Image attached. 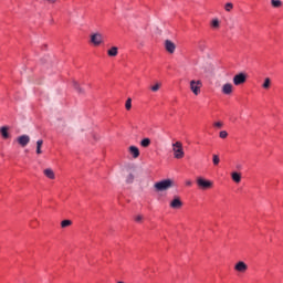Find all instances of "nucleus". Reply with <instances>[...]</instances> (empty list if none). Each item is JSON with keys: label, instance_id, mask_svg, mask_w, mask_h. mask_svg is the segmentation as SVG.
<instances>
[{"label": "nucleus", "instance_id": "f257e3e1", "mask_svg": "<svg viewBox=\"0 0 283 283\" xmlns=\"http://www.w3.org/2000/svg\"><path fill=\"white\" fill-rule=\"evenodd\" d=\"M171 187H176V182L172 179H164L154 185V189L157 192L169 191V189H171Z\"/></svg>", "mask_w": 283, "mask_h": 283}, {"label": "nucleus", "instance_id": "f03ea898", "mask_svg": "<svg viewBox=\"0 0 283 283\" xmlns=\"http://www.w3.org/2000/svg\"><path fill=\"white\" fill-rule=\"evenodd\" d=\"M172 151L174 157L177 158V160H180V158H185V150L182 149V143L176 142L172 144Z\"/></svg>", "mask_w": 283, "mask_h": 283}, {"label": "nucleus", "instance_id": "7ed1b4c3", "mask_svg": "<svg viewBox=\"0 0 283 283\" xmlns=\"http://www.w3.org/2000/svg\"><path fill=\"white\" fill-rule=\"evenodd\" d=\"M197 185L199 187V189H211V187H213V181L211 180H207L202 177H198L197 178Z\"/></svg>", "mask_w": 283, "mask_h": 283}, {"label": "nucleus", "instance_id": "20e7f679", "mask_svg": "<svg viewBox=\"0 0 283 283\" xmlns=\"http://www.w3.org/2000/svg\"><path fill=\"white\" fill-rule=\"evenodd\" d=\"M202 87V82L200 80L190 81V90L195 94V96H198L200 94V88Z\"/></svg>", "mask_w": 283, "mask_h": 283}, {"label": "nucleus", "instance_id": "39448f33", "mask_svg": "<svg viewBox=\"0 0 283 283\" xmlns=\"http://www.w3.org/2000/svg\"><path fill=\"white\" fill-rule=\"evenodd\" d=\"M91 43L95 46L101 45V43H103V34L101 33L91 34Z\"/></svg>", "mask_w": 283, "mask_h": 283}, {"label": "nucleus", "instance_id": "423d86ee", "mask_svg": "<svg viewBox=\"0 0 283 283\" xmlns=\"http://www.w3.org/2000/svg\"><path fill=\"white\" fill-rule=\"evenodd\" d=\"M244 83H247V75L244 73H239V74L234 75V77H233L234 85H242Z\"/></svg>", "mask_w": 283, "mask_h": 283}, {"label": "nucleus", "instance_id": "0eeeda50", "mask_svg": "<svg viewBox=\"0 0 283 283\" xmlns=\"http://www.w3.org/2000/svg\"><path fill=\"white\" fill-rule=\"evenodd\" d=\"M234 270H237L238 273H247V271L249 270V265H247V263H244L243 261H239L234 265Z\"/></svg>", "mask_w": 283, "mask_h": 283}, {"label": "nucleus", "instance_id": "6e6552de", "mask_svg": "<svg viewBox=\"0 0 283 283\" xmlns=\"http://www.w3.org/2000/svg\"><path fill=\"white\" fill-rule=\"evenodd\" d=\"M165 49L169 54H174L176 52V44L171 40H166Z\"/></svg>", "mask_w": 283, "mask_h": 283}, {"label": "nucleus", "instance_id": "1a4fd4ad", "mask_svg": "<svg viewBox=\"0 0 283 283\" xmlns=\"http://www.w3.org/2000/svg\"><path fill=\"white\" fill-rule=\"evenodd\" d=\"M222 94L229 95L233 94V84L227 83L221 88Z\"/></svg>", "mask_w": 283, "mask_h": 283}, {"label": "nucleus", "instance_id": "9d476101", "mask_svg": "<svg viewBox=\"0 0 283 283\" xmlns=\"http://www.w3.org/2000/svg\"><path fill=\"white\" fill-rule=\"evenodd\" d=\"M18 143L21 145V147H27V145L30 143V136L28 135H21L18 137Z\"/></svg>", "mask_w": 283, "mask_h": 283}, {"label": "nucleus", "instance_id": "9b49d317", "mask_svg": "<svg viewBox=\"0 0 283 283\" xmlns=\"http://www.w3.org/2000/svg\"><path fill=\"white\" fill-rule=\"evenodd\" d=\"M170 208H171V209H181V208H182V201L180 200L179 197H176V198L170 202Z\"/></svg>", "mask_w": 283, "mask_h": 283}, {"label": "nucleus", "instance_id": "f8f14e48", "mask_svg": "<svg viewBox=\"0 0 283 283\" xmlns=\"http://www.w3.org/2000/svg\"><path fill=\"white\" fill-rule=\"evenodd\" d=\"M128 151L133 156V158H138V156H140V150L136 146H130L128 148Z\"/></svg>", "mask_w": 283, "mask_h": 283}, {"label": "nucleus", "instance_id": "ddd939ff", "mask_svg": "<svg viewBox=\"0 0 283 283\" xmlns=\"http://www.w3.org/2000/svg\"><path fill=\"white\" fill-rule=\"evenodd\" d=\"M44 176H46V178H49L50 180H54L55 175H54V170H52L51 168H46L43 171Z\"/></svg>", "mask_w": 283, "mask_h": 283}, {"label": "nucleus", "instance_id": "4468645a", "mask_svg": "<svg viewBox=\"0 0 283 283\" xmlns=\"http://www.w3.org/2000/svg\"><path fill=\"white\" fill-rule=\"evenodd\" d=\"M8 126H2L0 128V134L2 136V138H10V134L8 133Z\"/></svg>", "mask_w": 283, "mask_h": 283}, {"label": "nucleus", "instance_id": "2eb2a0df", "mask_svg": "<svg viewBox=\"0 0 283 283\" xmlns=\"http://www.w3.org/2000/svg\"><path fill=\"white\" fill-rule=\"evenodd\" d=\"M198 50H199L200 52H205V50H207V41L200 40V41L198 42Z\"/></svg>", "mask_w": 283, "mask_h": 283}, {"label": "nucleus", "instance_id": "dca6fc26", "mask_svg": "<svg viewBox=\"0 0 283 283\" xmlns=\"http://www.w3.org/2000/svg\"><path fill=\"white\" fill-rule=\"evenodd\" d=\"M108 56H118V48L116 46H112L108 52H107Z\"/></svg>", "mask_w": 283, "mask_h": 283}, {"label": "nucleus", "instance_id": "f3484780", "mask_svg": "<svg viewBox=\"0 0 283 283\" xmlns=\"http://www.w3.org/2000/svg\"><path fill=\"white\" fill-rule=\"evenodd\" d=\"M262 87H263V90H270V87H271V78L270 77L264 78Z\"/></svg>", "mask_w": 283, "mask_h": 283}, {"label": "nucleus", "instance_id": "a211bd4d", "mask_svg": "<svg viewBox=\"0 0 283 283\" xmlns=\"http://www.w3.org/2000/svg\"><path fill=\"white\" fill-rule=\"evenodd\" d=\"M41 147H43V139H40L36 142V154L38 155L43 154V150H41Z\"/></svg>", "mask_w": 283, "mask_h": 283}, {"label": "nucleus", "instance_id": "6ab92c4d", "mask_svg": "<svg viewBox=\"0 0 283 283\" xmlns=\"http://www.w3.org/2000/svg\"><path fill=\"white\" fill-rule=\"evenodd\" d=\"M232 180L234 182H241L242 180V175H240L239 172H232Z\"/></svg>", "mask_w": 283, "mask_h": 283}, {"label": "nucleus", "instance_id": "aec40b11", "mask_svg": "<svg viewBox=\"0 0 283 283\" xmlns=\"http://www.w3.org/2000/svg\"><path fill=\"white\" fill-rule=\"evenodd\" d=\"M272 8H282V1L281 0H271Z\"/></svg>", "mask_w": 283, "mask_h": 283}, {"label": "nucleus", "instance_id": "412c9836", "mask_svg": "<svg viewBox=\"0 0 283 283\" xmlns=\"http://www.w3.org/2000/svg\"><path fill=\"white\" fill-rule=\"evenodd\" d=\"M140 145L142 147H149L151 145V139L149 138H144L142 142H140Z\"/></svg>", "mask_w": 283, "mask_h": 283}, {"label": "nucleus", "instance_id": "4be33fe9", "mask_svg": "<svg viewBox=\"0 0 283 283\" xmlns=\"http://www.w3.org/2000/svg\"><path fill=\"white\" fill-rule=\"evenodd\" d=\"M212 163H213L214 167H218V165H220V156L212 155Z\"/></svg>", "mask_w": 283, "mask_h": 283}, {"label": "nucleus", "instance_id": "5701e85b", "mask_svg": "<svg viewBox=\"0 0 283 283\" xmlns=\"http://www.w3.org/2000/svg\"><path fill=\"white\" fill-rule=\"evenodd\" d=\"M62 229H66V227H72V220H63L61 222Z\"/></svg>", "mask_w": 283, "mask_h": 283}, {"label": "nucleus", "instance_id": "b1692460", "mask_svg": "<svg viewBox=\"0 0 283 283\" xmlns=\"http://www.w3.org/2000/svg\"><path fill=\"white\" fill-rule=\"evenodd\" d=\"M73 86L78 92V94H83V88H81V85H78V82H73Z\"/></svg>", "mask_w": 283, "mask_h": 283}, {"label": "nucleus", "instance_id": "393cba45", "mask_svg": "<svg viewBox=\"0 0 283 283\" xmlns=\"http://www.w3.org/2000/svg\"><path fill=\"white\" fill-rule=\"evenodd\" d=\"M160 87H163L161 83H156L155 85H153L150 87L151 92H158V90H160Z\"/></svg>", "mask_w": 283, "mask_h": 283}, {"label": "nucleus", "instance_id": "a878e982", "mask_svg": "<svg viewBox=\"0 0 283 283\" xmlns=\"http://www.w3.org/2000/svg\"><path fill=\"white\" fill-rule=\"evenodd\" d=\"M224 10L226 12H231L233 10V3L231 2L226 3Z\"/></svg>", "mask_w": 283, "mask_h": 283}, {"label": "nucleus", "instance_id": "bb28decb", "mask_svg": "<svg viewBox=\"0 0 283 283\" xmlns=\"http://www.w3.org/2000/svg\"><path fill=\"white\" fill-rule=\"evenodd\" d=\"M125 107H126L127 112H129V109H132V98H127Z\"/></svg>", "mask_w": 283, "mask_h": 283}, {"label": "nucleus", "instance_id": "cd10ccee", "mask_svg": "<svg viewBox=\"0 0 283 283\" xmlns=\"http://www.w3.org/2000/svg\"><path fill=\"white\" fill-rule=\"evenodd\" d=\"M126 182H127L128 185H132V182H134V175L129 174V175L127 176V178H126Z\"/></svg>", "mask_w": 283, "mask_h": 283}, {"label": "nucleus", "instance_id": "c85d7f7f", "mask_svg": "<svg viewBox=\"0 0 283 283\" xmlns=\"http://www.w3.org/2000/svg\"><path fill=\"white\" fill-rule=\"evenodd\" d=\"M212 28H220V21L218 19L212 20Z\"/></svg>", "mask_w": 283, "mask_h": 283}, {"label": "nucleus", "instance_id": "c756f323", "mask_svg": "<svg viewBox=\"0 0 283 283\" xmlns=\"http://www.w3.org/2000/svg\"><path fill=\"white\" fill-rule=\"evenodd\" d=\"M219 136H220V138H227V136H229V133H227V130H221L219 133Z\"/></svg>", "mask_w": 283, "mask_h": 283}, {"label": "nucleus", "instance_id": "7c9ffc66", "mask_svg": "<svg viewBox=\"0 0 283 283\" xmlns=\"http://www.w3.org/2000/svg\"><path fill=\"white\" fill-rule=\"evenodd\" d=\"M214 127H217L218 129L222 128V122H216Z\"/></svg>", "mask_w": 283, "mask_h": 283}, {"label": "nucleus", "instance_id": "2f4dec72", "mask_svg": "<svg viewBox=\"0 0 283 283\" xmlns=\"http://www.w3.org/2000/svg\"><path fill=\"white\" fill-rule=\"evenodd\" d=\"M135 221H137V222H143V216H136L135 217Z\"/></svg>", "mask_w": 283, "mask_h": 283}, {"label": "nucleus", "instance_id": "473e14b6", "mask_svg": "<svg viewBox=\"0 0 283 283\" xmlns=\"http://www.w3.org/2000/svg\"><path fill=\"white\" fill-rule=\"evenodd\" d=\"M192 185H193V182H191V180H187V181H186V186H187V187H191Z\"/></svg>", "mask_w": 283, "mask_h": 283}, {"label": "nucleus", "instance_id": "72a5a7b5", "mask_svg": "<svg viewBox=\"0 0 283 283\" xmlns=\"http://www.w3.org/2000/svg\"><path fill=\"white\" fill-rule=\"evenodd\" d=\"M46 3H56L59 0H44Z\"/></svg>", "mask_w": 283, "mask_h": 283}, {"label": "nucleus", "instance_id": "f704fd0d", "mask_svg": "<svg viewBox=\"0 0 283 283\" xmlns=\"http://www.w3.org/2000/svg\"><path fill=\"white\" fill-rule=\"evenodd\" d=\"M117 283H125V282H123V281H118Z\"/></svg>", "mask_w": 283, "mask_h": 283}]
</instances>
